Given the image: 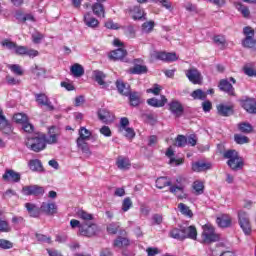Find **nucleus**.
Returning a JSON list of instances; mask_svg holds the SVG:
<instances>
[{"mask_svg": "<svg viewBox=\"0 0 256 256\" xmlns=\"http://www.w3.org/2000/svg\"><path fill=\"white\" fill-rule=\"evenodd\" d=\"M40 211L44 213V215H56L57 204H55V202H42Z\"/></svg>", "mask_w": 256, "mask_h": 256, "instance_id": "11", "label": "nucleus"}, {"mask_svg": "<svg viewBox=\"0 0 256 256\" xmlns=\"http://www.w3.org/2000/svg\"><path fill=\"white\" fill-rule=\"evenodd\" d=\"M13 120L15 121V123H20L21 125H23L24 123H26V121H29V118L23 113H18L13 116Z\"/></svg>", "mask_w": 256, "mask_h": 256, "instance_id": "48", "label": "nucleus"}, {"mask_svg": "<svg viewBox=\"0 0 256 256\" xmlns=\"http://www.w3.org/2000/svg\"><path fill=\"white\" fill-rule=\"evenodd\" d=\"M234 141L238 145H245V143H249V137L241 135V134H235L234 135Z\"/></svg>", "mask_w": 256, "mask_h": 256, "instance_id": "49", "label": "nucleus"}, {"mask_svg": "<svg viewBox=\"0 0 256 256\" xmlns=\"http://www.w3.org/2000/svg\"><path fill=\"white\" fill-rule=\"evenodd\" d=\"M116 165L120 171H128V169H131V160L127 157L119 156L116 160Z\"/></svg>", "mask_w": 256, "mask_h": 256, "instance_id": "17", "label": "nucleus"}, {"mask_svg": "<svg viewBox=\"0 0 256 256\" xmlns=\"http://www.w3.org/2000/svg\"><path fill=\"white\" fill-rule=\"evenodd\" d=\"M76 215L79 219H82L84 223H91V221H93V214H89L85 210H78Z\"/></svg>", "mask_w": 256, "mask_h": 256, "instance_id": "36", "label": "nucleus"}, {"mask_svg": "<svg viewBox=\"0 0 256 256\" xmlns=\"http://www.w3.org/2000/svg\"><path fill=\"white\" fill-rule=\"evenodd\" d=\"M2 179L3 181L7 182L12 181L13 183H19L21 181V174L15 172V170H6L2 176Z\"/></svg>", "mask_w": 256, "mask_h": 256, "instance_id": "14", "label": "nucleus"}, {"mask_svg": "<svg viewBox=\"0 0 256 256\" xmlns=\"http://www.w3.org/2000/svg\"><path fill=\"white\" fill-rule=\"evenodd\" d=\"M192 188L195 195H203L205 185H203V182L201 181H195L192 185Z\"/></svg>", "mask_w": 256, "mask_h": 256, "instance_id": "44", "label": "nucleus"}, {"mask_svg": "<svg viewBox=\"0 0 256 256\" xmlns=\"http://www.w3.org/2000/svg\"><path fill=\"white\" fill-rule=\"evenodd\" d=\"M109 57L113 61H123V59H125V57H127V50H125L123 48H118V49L110 52Z\"/></svg>", "mask_w": 256, "mask_h": 256, "instance_id": "18", "label": "nucleus"}, {"mask_svg": "<svg viewBox=\"0 0 256 256\" xmlns=\"http://www.w3.org/2000/svg\"><path fill=\"white\" fill-rule=\"evenodd\" d=\"M98 118L102 123H113L115 116L107 109H100L98 111Z\"/></svg>", "mask_w": 256, "mask_h": 256, "instance_id": "16", "label": "nucleus"}, {"mask_svg": "<svg viewBox=\"0 0 256 256\" xmlns=\"http://www.w3.org/2000/svg\"><path fill=\"white\" fill-rule=\"evenodd\" d=\"M154 28H155V22L153 21L144 22L142 24V31L144 33H151V31H153Z\"/></svg>", "mask_w": 256, "mask_h": 256, "instance_id": "50", "label": "nucleus"}, {"mask_svg": "<svg viewBox=\"0 0 256 256\" xmlns=\"http://www.w3.org/2000/svg\"><path fill=\"white\" fill-rule=\"evenodd\" d=\"M170 193H173L178 197V199H185L187 197V194H185V186L179 185V186H170Z\"/></svg>", "mask_w": 256, "mask_h": 256, "instance_id": "25", "label": "nucleus"}, {"mask_svg": "<svg viewBox=\"0 0 256 256\" xmlns=\"http://www.w3.org/2000/svg\"><path fill=\"white\" fill-rule=\"evenodd\" d=\"M26 147L34 153H39L47 147L45 142V134H36L32 137L27 138Z\"/></svg>", "mask_w": 256, "mask_h": 256, "instance_id": "1", "label": "nucleus"}, {"mask_svg": "<svg viewBox=\"0 0 256 256\" xmlns=\"http://www.w3.org/2000/svg\"><path fill=\"white\" fill-rule=\"evenodd\" d=\"M8 69L11 70L15 75H23V69L19 64H11L8 66Z\"/></svg>", "mask_w": 256, "mask_h": 256, "instance_id": "53", "label": "nucleus"}, {"mask_svg": "<svg viewBox=\"0 0 256 256\" xmlns=\"http://www.w3.org/2000/svg\"><path fill=\"white\" fill-rule=\"evenodd\" d=\"M203 242L204 243H216L219 241V234L215 233V228L209 224L203 226Z\"/></svg>", "mask_w": 256, "mask_h": 256, "instance_id": "5", "label": "nucleus"}, {"mask_svg": "<svg viewBox=\"0 0 256 256\" xmlns=\"http://www.w3.org/2000/svg\"><path fill=\"white\" fill-rule=\"evenodd\" d=\"M3 215V211L0 210V217ZM11 225L7 220L0 219V233H10Z\"/></svg>", "mask_w": 256, "mask_h": 256, "instance_id": "42", "label": "nucleus"}, {"mask_svg": "<svg viewBox=\"0 0 256 256\" xmlns=\"http://www.w3.org/2000/svg\"><path fill=\"white\" fill-rule=\"evenodd\" d=\"M184 234V239H192L193 241L197 240V228L195 226L182 227Z\"/></svg>", "mask_w": 256, "mask_h": 256, "instance_id": "20", "label": "nucleus"}, {"mask_svg": "<svg viewBox=\"0 0 256 256\" xmlns=\"http://www.w3.org/2000/svg\"><path fill=\"white\" fill-rule=\"evenodd\" d=\"M2 47H5L6 49H9L10 51H15V47L17 46V43L9 40V39H4L1 42Z\"/></svg>", "mask_w": 256, "mask_h": 256, "instance_id": "51", "label": "nucleus"}, {"mask_svg": "<svg viewBox=\"0 0 256 256\" xmlns=\"http://www.w3.org/2000/svg\"><path fill=\"white\" fill-rule=\"evenodd\" d=\"M217 111L222 117H229V115H233V106L220 104L217 106Z\"/></svg>", "mask_w": 256, "mask_h": 256, "instance_id": "26", "label": "nucleus"}, {"mask_svg": "<svg viewBox=\"0 0 256 256\" xmlns=\"http://www.w3.org/2000/svg\"><path fill=\"white\" fill-rule=\"evenodd\" d=\"M84 23L86 27H90L91 29L99 27V20L93 17L91 13H87L84 15Z\"/></svg>", "mask_w": 256, "mask_h": 256, "instance_id": "24", "label": "nucleus"}, {"mask_svg": "<svg viewBox=\"0 0 256 256\" xmlns=\"http://www.w3.org/2000/svg\"><path fill=\"white\" fill-rule=\"evenodd\" d=\"M93 77H94V80L96 81V83H98V85H100L101 87H107V83L105 82L107 75L105 73H103V71L94 70Z\"/></svg>", "mask_w": 256, "mask_h": 256, "instance_id": "23", "label": "nucleus"}, {"mask_svg": "<svg viewBox=\"0 0 256 256\" xmlns=\"http://www.w3.org/2000/svg\"><path fill=\"white\" fill-rule=\"evenodd\" d=\"M131 13H132V19H134V21H137V19L138 20L142 19L145 15V12L139 6H134L133 9L131 10Z\"/></svg>", "mask_w": 256, "mask_h": 256, "instance_id": "38", "label": "nucleus"}, {"mask_svg": "<svg viewBox=\"0 0 256 256\" xmlns=\"http://www.w3.org/2000/svg\"><path fill=\"white\" fill-rule=\"evenodd\" d=\"M36 239L40 243H48L51 245L53 242L51 241V237H47L46 235L36 233Z\"/></svg>", "mask_w": 256, "mask_h": 256, "instance_id": "56", "label": "nucleus"}, {"mask_svg": "<svg viewBox=\"0 0 256 256\" xmlns=\"http://www.w3.org/2000/svg\"><path fill=\"white\" fill-rule=\"evenodd\" d=\"M148 105L151 107H165V104L167 103V98L165 96H161V99L157 98H150L147 100Z\"/></svg>", "mask_w": 256, "mask_h": 256, "instance_id": "29", "label": "nucleus"}, {"mask_svg": "<svg viewBox=\"0 0 256 256\" xmlns=\"http://www.w3.org/2000/svg\"><path fill=\"white\" fill-rule=\"evenodd\" d=\"M123 131H125L124 135L127 137V139H133L135 137V130L133 128H124Z\"/></svg>", "mask_w": 256, "mask_h": 256, "instance_id": "64", "label": "nucleus"}, {"mask_svg": "<svg viewBox=\"0 0 256 256\" xmlns=\"http://www.w3.org/2000/svg\"><path fill=\"white\" fill-rule=\"evenodd\" d=\"M99 233V226L93 222H83L79 229V234L82 237H95Z\"/></svg>", "mask_w": 256, "mask_h": 256, "instance_id": "4", "label": "nucleus"}, {"mask_svg": "<svg viewBox=\"0 0 256 256\" xmlns=\"http://www.w3.org/2000/svg\"><path fill=\"white\" fill-rule=\"evenodd\" d=\"M76 143L78 149H80V151H82V153H84L86 157H91L92 152L91 148H89V144L87 143V141L76 140Z\"/></svg>", "mask_w": 256, "mask_h": 256, "instance_id": "27", "label": "nucleus"}, {"mask_svg": "<svg viewBox=\"0 0 256 256\" xmlns=\"http://www.w3.org/2000/svg\"><path fill=\"white\" fill-rule=\"evenodd\" d=\"M236 8L240 13H242L243 17H249V15H251L249 8H247V6H243V4H237Z\"/></svg>", "mask_w": 256, "mask_h": 256, "instance_id": "58", "label": "nucleus"}, {"mask_svg": "<svg viewBox=\"0 0 256 256\" xmlns=\"http://www.w3.org/2000/svg\"><path fill=\"white\" fill-rule=\"evenodd\" d=\"M133 207V201H131V198L127 197L123 200L122 202V211L124 213H127V211H129V209H131Z\"/></svg>", "mask_w": 256, "mask_h": 256, "instance_id": "52", "label": "nucleus"}, {"mask_svg": "<svg viewBox=\"0 0 256 256\" xmlns=\"http://www.w3.org/2000/svg\"><path fill=\"white\" fill-rule=\"evenodd\" d=\"M216 223L219 227L227 228L231 226L232 219L229 215H222L216 219Z\"/></svg>", "mask_w": 256, "mask_h": 256, "instance_id": "28", "label": "nucleus"}, {"mask_svg": "<svg viewBox=\"0 0 256 256\" xmlns=\"http://www.w3.org/2000/svg\"><path fill=\"white\" fill-rule=\"evenodd\" d=\"M152 1L153 3H160V5H162V7H164L168 11H173V5L169 0H152Z\"/></svg>", "mask_w": 256, "mask_h": 256, "instance_id": "55", "label": "nucleus"}, {"mask_svg": "<svg viewBox=\"0 0 256 256\" xmlns=\"http://www.w3.org/2000/svg\"><path fill=\"white\" fill-rule=\"evenodd\" d=\"M169 111H171V113L174 114L176 117H181L185 109L183 108V105H181L179 101L173 100L169 103Z\"/></svg>", "mask_w": 256, "mask_h": 256, "instance_id": "15", "label": "nucleus"}, {"mask_svg": "<svg viewBox=\"0 0 256 256\" xmlns=\"http://www.w3.org/2000/svg\"><path fill=\"white\" fill-rule=\"evenodd\" d=\"M143 117L150 125L157 123V116H155V114H144Z\"/></svg>", "mask_w": 256, "mask_h": 256, "instance_id": "59", "label": "nucleus"}, {"mask_svg": "<svg viewBox=\"0 0 256 256\" xmlns=\"http://www.w3.org/2000/svg\"><path fill=\"white\" fill-rule=\"evenodd\" d=\"M128 126H129V118H127V117L121 118L119 131H120L121 133H123V130H124V129H127Z\"/></svg>", "mask_w": 256, "mask_h": 256, "instance_id": "63", "label": "nucleus"}, {"mask_svg": "<svg viewBox=\"0 0 256 256\" xmlns=\"http://www.w3.org/2000/svg\"><path fill=\"white\" fill-rule=\"evenodd\" d=\"M178 209L182 215H185V217H193V211L187 206L186 204L180 203L178 204Z\"/></svg>", "mask_w": 256, "mask_h": 256, "instance_id": "45", "label": "nucleus"}, {"mask_svg": "<svg viewBox=\"0 0 256 256\" xmlns=\"http://www.w3.org/2000/svg\"><path fill=\"white\" fill-rule=\"evenodd\" d=\"M243 47L256 51V40L253 37H246L242 42Z\"/></svg>", "mask_w": 256, "mask_h": 256, "instance_id": "43", "label": "nucleus"}, {"mask_svg": "<svg viewBox=\"0 0 256 256\" xmlns=\"http://www.w3.org/2000/svg\"><path fill=\"white\" fill-rule=\"evenodd\" d=\"M92 11L94 15L97 17H105V8L103 7V4L95 3L92 6Z\"/></svg>", "mask_w": 256, "mask_h": 256, "instance_id": "40", "label": "nucleus"}, {"mask_svg": "<svg viewBox=\"0 0 256 256\" xmlns=\"http://www.w3.org/2000/svg\"><path fill=\"white\" fill-rule=\"evenodd\" d=\"M224 159H228L227 165L232 171H239L243 169V158L239 156V152L236 150H227L224 152Z\"/></svg>", "mask_w": 256, "mask_h": 256, "instance_id": "2", "label": "nucleus"}, {"mask_svg": "<svg viewBox=\"0 0 256 256\" xmlns=\"http://www.w3.org/2000/svg\"><path fill=\"white\" fill-rule=\"evenodd\" d=\"M89 139H91V131L87 130L85 127H81L77 141H89Z\"/></svg>", "mask_w": 256, "mask_h": 256, "instance_id": "37", "label": "nucleus"}, {"mask_svg": "<svg viewBox=\"0 0 256 256\" xmlns=\"http://www.w3.org/2000/svg\"><path fill=\"white\" fill-rule=\"evenodd\" d=\"M241 106L247 113L256 114V101L254 99H247L241 102Z\"/></svg>", "mask_w": 256, "mask_h": 256, "instance_id": "22", "label": "nucleus"}, {"mask_svg": "<svg viewBox=\"0 0 256 256\" xmlns=\"http://www.w3.org/2000/svg\"><path fill=\"white\" fill-rule=\"evenodd\" d=\"M211 169V163L198 161L192 163V171H195L196 173H201L202 171H209Z\"/></svg>", "mask_w": 256, "mask_h": 256, "instance_id": "21", "label": "nucleus"}, {"mask_svg": "<svg viewBox=\"0 0 256 256\" xmlns=\"http://www.w3.org/2000/svg\"><path fill=\"white\" fill-rule=\"evenodd\" d=\"M238 224L240 225V229H242L244 235H251L253 228L251 226V219L249 218V214L247 212H238Z\"/></svg>", "mask_w": 256, "mask_h": 256, "instance_id": "3", "label": "nucleus"}, {"mask_svg": "<svg viewBox=\"0 0 256 256\" xmlns=\"http://www.w3.org/2000/svg\"><path fill=\"white\" fill-rule=\"evenodd\" d=\"M107 231L110 235H117L119 231V223L112 222L107 226Z\"/></svg>", "mask_w": 256, "mask_h": 256, "instance_id": "54", "label": "nucleus"}, {"mask_svg": "<svg viewBox=\"0 0 256 256\" xmlns=\"http://www.w3.org/2000/svg\"><path fill=\"white\" fill-rule=\"evenodd\" d=\"M185 145H187V137L178 135L176 137V147H185Z\"/></svg>", "mask_w": 256, "mask_h": 256, "instance_id": "57", "label": "nucleus"}, {"mask_svg": "<svg viewBox=\"0 0 256 256\" xmlns=\"http://www.w3.org/2000/svg\"><path fill=\"white\" fill-rule=\"evenodd\" d=\"M0 130L3 131L6 135H11L13 133V127L7 121V118H4V120L0 121Z\"/></svg>", "mask_w": 256, "mask_h": 256, "instance_id": "35", "label": "nucleus"}, {"mask_svg": "<svg viewBox=\"0 0 256 256\" xmlns=\"http://www.w3.org/2000/svg\"><path fill=\"white\" fill-rule=\"evenodd\" d=\"M129 96V101H130V105H132V107H137L141 104V94L138 92H130Z\"/></svg>", "mask_w": 256, "mask_h": 256, "instance_id": "34", "label": "nucleus"}, {"mask_svg": "<svg viewBox=\"0 0 256 256\" xmlns=\"http://www.w3.org/2000/svg\"><path fill=\"white\" fill-rule=\"evenodd\" d=\"M170 237L177 239L178 241H185V234L183 233V227L173 228L170 231Z\"/></svg>", "mask_w": 256, "mask_h": 256, "instance_id": "30", "label": "nucleus"}, {"mask_svg": "<svg viewBox=\"0 0 256 256\" xmlns=\"http://www.w3.org/2000/svg\"><path fill=\"white\" fill-rule=\"evenodd\" d=\"M116 87H117L118 93H120V95L129 97V94L131 93V86H129V84L123 82L122 80H117Z\"/></svg>", "mask_w": 256, "mask_h": 256, "instance_id": "19", "label": "nucleus"}, {"mask_svg": "<svg viewBox=\"0 0 256 256\" xmlns=\"http://www.w3.org/2000/svg\"><path fill=\"white\" fill-rule=\"evenodd\" d=\"M219 89L220 91H224V93H227V95H230L231 97H235V88L231 83H229V80L227 79L220 80Z\"/></svg>", "mask_w": 256, "mask_h": 256, "instance_id": "13", "label": "nucleus"}, {"mask_svg": "<svg viewBox=\"0 0 256 256\" xmlns=\"http://www.w3.org/2000/svg\"><path fill=\"white\" fill-rule=\"evenodd\" d=\"M113 245L118 249H123V247H129V245H131V242L128 238L119 236L117 239L114 240Z\"/></svg>", "mask_w": 256, "mask_h": 256, "instance_id": "33", "label": "nucleus"}, {"mask_svg": "<svg viewBox=\"0 0 256 256\" xmlns=\"http://www.w3.org/2000/svg\"><path fill=\"white\" fill-rule=\"evenodd\" d=\"M157 189H164V187H171V180L167 177H160L156 180Z\"/></svg>", "mask_w": 256, "mask_h": 256, "instance_id": "39", "label": "nucleus"}, {"mask_svg": "<svg viewBox=\"0 0 256 256\" xmlns=\"http://www.w3.org/2000/svg\"><path fill=\"white\" fill-rule=\"evenodd\" d=\"M35 99L40 107H46V111H55V106L44 93L35 94Z\"/></svg>", "mask_w": 256, "mask_h": 256, "instance_id": "8", "label": "nucleus"}, {"mask_svg": "<svg viewBox=\"0 0 256 256\" xmlns=\"http://www.w3.org/2000/svg\"><path fill=\"white\" fill-rule=\"evenodd\" d=\"M22 193L26 196L43 197L45 195V188L39 185L25 186L22 188Z\"/></svg>", "mask_w": 256, "mask_h": 256, "instance_id": "7", "label": "nucleus"}, {"mask_svg": "<svg viewBox=\"0 0 256 256\" xmlns=\"http://www.w3.org/2000/svg\"><path fill=\"white\" fill-rule=\"evenodd\" d=\"M186 77L194 85H199L203 81V77L201 76V72H199V70H197L196 68L188 69L186 71Z\"/></svg>", "mask_w": 256, "mask_h": 256, "instance_id": "9", "label": "nucleus"}, {"mask_svg": "<svg viewBox=\"0 0 256 256\" xmlns=\"http://www.w3.org/2000/svg\"><path fill=\"white\" fill-rule=\"evenodd\" d=\"M14 53L16 55H26L27 54V47L19 46V45L16 44V47L14 48Z\"/></svg>", "mask_w": 256, "mask_h": 256, "instance_id": "62", "label": "nucleus"}, {"mask_svg": "<svg viewBox=\"0 0 256 256\" xmlns=\"http://www.w3.org/2000/svg\"><path fill=\"white\" fill-rule=\"evenodd\" d=\"M137 63H143V60H141V59L134 60V64H135L134 67L130 68V70H129L131 75H143V74L147 73V71H148L147 66L137 64Z\"/></svg>", "mask_w": 256, "mask_h": 256, "instance_id": "12", "label": "nucleus"}, {"mask_svg": "<svg viewBox=\"0 0 256 256\" xmlns=\"http://www.w3.org/2000/svg\"><path fill=\"white\" fill-rule=\"evenodd\" d=\"M24 207L29 215V217H32L33 219H37L41 216V206L38 207L37 204L27 202L24 204Z\"/></svg>", "mask_w": 256, "mask_h": 256, "instance_id": "10", "label": "nucleus"}, {"mask_svg": "<svg viewBox=\"0 0 256 256\" xmlns=\"http://www.w3.org/2000/svg\"><path fill=\"white\" fill-rule=\"evenodd\" d=\"M29 167L31 171H43V164L39 160H30Z\"/></svg>", "mask_w": 256, "mask_h": 256, "instance_id": "46", "label": "nucleus"}, {"mask_svg": "<svg viewBox=\"0 0 256 256\" xmlns=\"http://www.w3.org/2000/svg\"><path fill=\"white\" fill-rule=\"evenodd\" d=\"M70 71L74 77H83L85 75V69L79 63L72 65Z\"/></svg>", "mask_w": 256, "mask_h": 256, "instance_id": "32", "label": "nucleus"}, {"mask_svg": "<svg viewBox=\"0 0 256 256\" xmlns=\"http://www.w3.org/2000/svg\"><path fill=\"white\" fill-rule=\"evenodd\" d=\"M0 249H13V243L9 240L0 239Z\"/></svg>", "mask_w": 256, "mask_h": 256, "instance_id": "60", "label": "nucleus"}, {"mask_svg": "<svg viewBox=\"0 0 256 256\" xmlns=\"http://www.w3.org/2000/svg\"><path fill=\"white\" fill-rule=\"evenodd\" d=\"M238 129L241 133L249 134L253 133V125L248 122H241L238 124Z\"/></svg>", "mask_w": 256, "mask_h": 256, "instance_id": "41", "label": "nucleus"}, {"mask_svg": "<svg viewBox=\"0 0 256 256\" xmlns=\"http://www.w3.org/2000/svg\"><path fill=\"white\" fill-rule=\"evenodd\" d=\"M191 97L194 99H200L201 101L207 98V93L203 92L201 89H197L191 93Z\"/></svg>", "mask_w": 256, "mask_h": 256, "instance_id": "47", "label": "nucleus"}, {"mask_svg": "<svg viewBox=\"0 0 256 256\" xmlns=\"http://www.w3.org/2000/svg\"><path fill=\"white\" fill-rule=\"evenodd\" d=\"M175 155V152L173 151V148L169 147L166 151V157H170V165H174L175 167H177V165H182L183 163V159L179 158H173V156Z\"/></svg>", "mask_w": 256, "mask_h": 256, "instance_id": "31", "label": "nucleus"}, {"mask_svg": "<svg viewBox=\"0 0 256 256\" xmlns=\"http://www.w3.org/2000/svg\"><path fill=\"white\" fill-rule=\"evenodd\" d=\"M32 73L37 77H42V75H45V69L35 65V67L32 68Z\"/></svg>", "mask_w": 256, "mask_h": 256, "instance_id": "61", "label": "nucleus"}, {"mask_svg": "<svg viewBox=\"0 0 256 256\" xmlns=\"http://www.w3.org/2000/svg\"><path fill=\"white\" fill-rule=\"evenodd\" d=\"M61 137V128L59 126H50L48 128V137L45 136V143L48 145H57Z\"/></svg>", "mask_w": 256, "mask_h": 256, "instance_id": "6", "label": "nucleus"}]
</instances>
